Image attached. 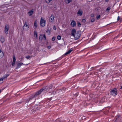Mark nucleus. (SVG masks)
Instances as JSON below:
<instances>
[{
	"label": "nucleus",
	"mask_w": 122,
	"mask_h": 122,
	"mask_svg": "<svg viewBox=\"0 0 122 122\" xmlns=\"http://www.w3.org/2000/svg\"><path fill=\"white\" fill-rule=\"evenodd\" d=\"M81 34L80 31H78L76 32V30L74 29H72L71 31V35L75 37L76 40L78 39L80 37Z\"/></svg>",
	"instance_id": "f257e3e1"
},
{
	"label": "nucleus",
	"mask_w": 122,
	"mask_h": 122,
	"mask_svg": "<svg viewBox=\"0 0 122 122\" xmlns=\"http://www.w3.org/2000/svg\"><path fill=\"white\" fill-rule=\"evenodd\" d=\"M52 86L51 85L48 87H46L43 88L36 93L35 94L34 96V97H35L36 96H37L40 95L43 90H45V91L49 90L50 89L52 88Z\"/></svg>",
	"instance_id": "f03ea898"
},
{
	"label": "nucleus",
	"mask_w": 122,
	"mask_h": 122,
	"mask_svg": "<svg viewBox=\"0 0 122 122\" xmlns=\"http://www.w3.org/2000/svg\"><path fill=\"white\" fill-rule=\"evenodd\" d=\"M46 21L42 18V17L41 18L40 24L42 27L44 26L45 25Z\"/></svg>",
	"instance_id": "7ed1b4c3"
},
{
	"label": "nucleus",
	"mask_w": 122,
	"mask_h": 122,
	"mask_svg": "<svg viewBox=\"0 0 122 122\" xmlns=\"http://www.w3.org/2000/svg\"><path fill=\"white\" fill-rule=\"evenodd\" d=\"M111 94L113 96H115L117 94V90L116 89L114 88L110 92Z\"/></svg>",
	"instance_id": "20e7f679"
},
{
	"label": "nucleus",
	"mask_w": 122,
	"mask_h": 122,
	"mask_svg": "<svg viewBox=\"0 0 122 122\" xmlns=\"http://www.w3.org/2000/svg\"><path fill=\"white\" fill-rule=\"evenodd\" d=\"M24 30L25 31L28 30L29 28V26L27 25L26 22H25L24 23V25L23 27Z\"/></svg>",
	"instance_id": "39448f33"
},
{
	"label": "nucleus",
	"mask_w": 122,
	"mask_h": 122,
	"mask_svg": "<svg viewBox=\"0 0 122 122\" xmlns=\"http://www.w3.org/2000/svg\"><path fill=\"white\" fill-rule=\"evenodd\" d=\"M9 29V27L8 25H6L5 28L4 30L5 33L7 35L8 33V30Z\"/></svg>",
	"instance_id": "423d86ee"
},
{
	"label": "nucleus",
	"mask_w": 122,
	"mask_h": 122,
	"mask_svg": "<svg viewBox=\"0 0 122 122\" xmlns=\"http://www.w3.org/2000/svg\"><path fill=\"white\" fill-rule=\"evenodd\" d=\"M54 17L53 15H52L49 19V20L50 22L53 23L54 22Z\"/></svg>",
	"instance_id": "0eeeda50"
},
{
	"label": "nucleus",
	"mask_w": 122,
	"mask_h": 122,
	"mask_svg": "<svg viewBox=\"0 0 122 122\" xmlns=\"http://www.w3.org/2000/svg\"><path fill=\"white\" fill-rule=\"evenodd\" d=\"M42 39H44V40H45L46 39V37L45 35H44L43 36L42 35H40L39 38V39L40 40H42Z\"/></svg>",
	"instance_id": "6e6552de"
},
{
	"label": "nucleus",
	"mask_w": 122,
	"mask_h": 122,
	"mask_svg": "<svg viewBox=\"0 0 122 122\" xmlns=\"http://www.w3.org/2000/svg\"><path fill=\"white\" fill-rule=\"evenodd\" d=\"M34 11L33 10H31L29 12H28V14L29 15V16H31L33 14Z\"/></svg>",
	"instance_id": "1a4fd4ad"
},
{
	"label": "nucleus",
	"mask_w": 122,
	"mask_h": 122,
	"mask_svg": "<svg viewBox=\"0 0 122 122\" xmlns=\"http://www.w3.org/2000/svg\"><path fill=\"white\" fill-rule=\"evenodd\" d=\"M71 26L72 27H74L76 26V23L73 20L71 22Z\"/></svg>",
	"instance_id": "9d476101"
},
{
	"label": "nucleus",
	"mask_w": 122,
	"mask_h": 122,
	"mask_svg": "<svg viewBox=\"0 0 122 122\" xmlns=\"http://www.w3.org/2000/svg\"><path fill=\"white\" fill-rule=\"evenodd\" d=\"M3 52L0 50V59L2 58L4 56Z\"/></svg>",
	"instance_id": "9b49d317"
},
{
	"label": "nucleus",
	"mask_w": 122,
	"mask_h": 122,
	"mask_svg": "<svg viewBox=\"0 0 122 122\" xmlns=\"http://www.w3.org/2000/svg\"><path fill=\"white\" fill-rule=\"evenodd\" d=\"M77 14L80 16H81L82 14V11L81 10H79L77 13Z\"/></svg>",
	"instance_id": "f8f14e48"
},
{
	"label": "nucleus",
	"mask_w": 122,
	"mask_h": 122,
	"mask_svg": "<svg viewBox=\"0 0 122 122\" xmlns=\"http://www.w3.org/2000/svg\"><path fill=\"white\" fill-rule=\"evenodd\" d=\"M23 65V63L22 62L18 63L17 64V67L16 68V69H17L18 68H20V66Z\"/></svg>",
	"instance_id": "ddd939ff"
},
{
	"label": "nucleus",
	"mask_w": 122,
	"mask_h": 122,
	"mask_svg": "<svg viewBox=\"0 0 122 122\" xmlns=\"http://www.w3.org/2000/svg\"><path fill=\"white\" fill-rule=\"evenodd\" d=\"M9 76V75L8 74H6L4 75L3 77H2L3 79H6L7 78V77Z\"/></svg>",
	"instance_id": "4468645a"
},
{
	"label": "nucleus",
	"mask_w": 122,
	"mask_h": 122,
	"mask_svg": "<svg viewBox=\"0 0 122 122\" xmlns=\"http://www.w3.org/2000/svg\"><path fill=\"white\" fill-rule=\"evenodd\" d=\"M106 99H105V98L104 97L102 98L100 100V102L101 103H103L104 102L106 101Z\"/></svg>",
	"instance_id": "2eb2a0df"
},
{
	"label": "nucleus",
	"mask_w": 122,
	"mask_h": 122,
	"mask_svg": "<svg viewBox=\"0 0 122 122\" xmlns=\"http://www.w3.org/2000/svg\"><path fill=\"white\" fill-rule=\"evenodd\" d=\"M0 40L1 42L2 43H3L5 41V39L3 37H0Z\"/></svg>",
	"instance_id": "dca6fc26"
},
{
	"label": "nucleus",
	"mask_w": 122,
	"mask_h": 122,
	"mask_svg": "<svg viewBox=\"0 0 122 122\" xmlns=\"http://www.w3.org/2000/svg\"><path fill=\"white\" fill-rule=\"evenodd\" d=\"M66 4L70 3L72 1V0H64Z\"/></svg>",
	"instance_id": "f3484780"
},
{
	"label": "nucleus",
	"mask_w": 122,
	"mask_h": 122,
	"mask_svg": "<svg viewBox=\"0 0 122 122\" xmlns=\"http://www.w3.org/2000/svg\"><path fill=\"white\" fill-rule=\"evenodd\" d=\"M72 51V49H71L69 50L65 54V55H66L69 54Z\"/></svg>",
	"instance_id": "a211bd4d"
},
{
	"label": "nucleus",
	"mask_w": 122,
	"mask_h": 122,
	"mask_svg": "<svg viewBox=\"0 0 122 122\" xmlns=\"http://www.w3.org/2000/svg\"><path fill=\"white\" fill-rule=\"evenodd\" d=\"M34 25L35 26L34 28H36L37 26V22L36 21H35L34 24Z\"/></svg>",
	"instance_id": "6ab92c4d"
},
{
	"label": "nucleus",
	"mask_w": 122,
	"mask_h": 122,
	"mask_svg": "<svg viewBox=\"0 0 122 122\" xmlns=\"http://www.w3.org/2000/svg\"><path fill=\"white\" fill-rule=\"evenodd\" d=\"M61 36L60 35H58L57 37V39L58 40H60L61 39Z\"/></svg>",
	"instance_id": "aec40b11"
},
{
	"label": "nucleus",
	"mask_w": 122,
	"mask_h": 122,
	"mask_svg": "<svg viewBox=\"0 0 122 122\" xmlns=\"http://www.w3.org/2000/svg\"><path fill=\"white\" fill-rule=\"evenodd\" d=\"M33 98V97H30L29 99L28 100H27L26 101V102H28L29 101H30L31 99L32 98Z\"/></svg>",
	"instance_id": "412c9836"
},
{
	"label": "nucleus",
	"mask_w": 122,
	"mask_h": 122,
	"mask_svg": "<svg viewBox=\"0 0 122 122\" xmlns=\"http://www.w3.org/2000/svg\"><path fill=\"white\" fill-rule=\"evenodd\" d=\"M16 61L15 57V56H13V62H15Z\"/></svg>",
	"instance_id": "4be33fe9"
},
{
	"label": "nucleus",
	"mask_w": 122,
	"mask_h": 122,
	"mask_svg": "<svg viewBox=\"0 0 122 122\" xmlns=\"http://www.w3.org/2000/svg\"><path fill=\"white\" fill-rule=\"evenodd\" d=\"M119 20H120V21H122V18H120V16H118L117 17V20L118 21Z\"/></svg>",
	"instance_id": "5701e85b"
},
{
	"label": "nucleus",
	"mask_w": 122,
	"mask_h": 122,
	"mask_svg": "<svg viewBox=\"0 0 122 122\" xmlns=\"http://www.w3.org/2000/svg\"><path fill=\"white\" fill-rule=\"evenodd\" d=\"M110 7H108L107 8V9L106 10V11L107 12H108L109 11V10H110Z\"/></svg>",
	"instance_id": "b1692460"
},
{
	"label": "nucleus",
	"mask_w": 122,
	"mask_h": 122,
	"mask_svg": "<svg viewBox=\"0 0 122 122\" xmlns=\"http://www.w3.org/2000/svg\"><path fill=\"white\" fill-rule=\"evenodd\" d=\"M31 57V56H26L25 57L27 59H29Z\"/></svg>",
	"instance_id": "393cba45"
},
{
	"label": "nucleus",
	"mask_w": 122,
	"mask_h": 122,
	"mask_svg": "<svg viewBox=\"0 0 122 122\" xmlns=\"http://www.w3.org/2000/svg\"><path fill=\"white\" fill-rule=\"evenodd\" d=\"M34 36L35 37H37V32H35Z\"/></svg>",
	"instance_id": "a878e982"
},
{
	"label": "nucleus",
	"mask_w": 122,
	"mask_h": 122,
	"mask_svg": "<svg viewBox=\"0 0 122 122\" xmlns=\"http://www.w3.org/2000/svg\"><path fill=\"white\" fill-rule=\"evenodd\" d=\"M100 15H97L96 17V18L98 20L100 19Z\"/></svg>",
	"instance_id": "bb28decb"
},
{
	"label": "nucleus",
	"mask_w": 122,
	"mask_h": 122,
	"mask_svg": "<svg viewBox=\"0 0 122 122\" xmlns=\"http://www.w3.org/2000/svg\"><path fill=\"white\" fill-rule=\"evenodd\" d=\"M3 79L2 77L0 79V83H1L3 82Z\"/></svg>",
	"instance_id": "cd10ccee"
},
{
	"label": "nucleus",
	"mask_w": 122,
	"mask_h": 122,
	"mask_svg": "<svg viewBox=\"0 0 122 122\" xmlns=\"http://www.w3.org/2000/svg\"><path fill=\"white\" fill-rule=\"evenodd\" d=\"M52 0H46V1L47 3H49Z\"/></svg>",
	"instance_id": "c85d7f7f"
},
{
	"label": "nucleus",
	"mask_w": 122,
	"mask_h": 122,
	"mask_svg": "<svg viewBox=\"0 0 122 122\" xmlns=\"http://www.w3.org/2000/svg\"><path fill=\"white\" fill-rule=\"evenodd\" d=\"M55 37H53L52 38V41H55Z\"/></svg>",
	"instance_id": "c756f323"
},
{
	"label": "nucleus",
	"mask_w": 122,
	"mask_h": 122,
	"mask_svg": "<svg viewBox=\"0 0 122 122\" xmlns=\"http://www.w3.org/2000/svg\"><path fill=\"white\" fill-rule=\"evenodd\" d=\"M86 21V20L84 19H83L82 20V22L84 23H85Z\"/></svg>",
	"instance_id": "7c9ffc66"
},
{
	"label": "nucleus",
	"mask_w": 122,
	"mask_h": 122,
	"mask_svg": "<svg viewBox=\"0 0 122 122\" xmlns=\"http://www.w3.org/2000/svg\"><path fill=\"white\" fill-rule=\"evenodd\" d=\"M78 24V25L79 26H80H80H81V24L80 23V22H78V24Z\"/></svg>",
	"instance_id": "2f4dec72"
},
{
	"label": "nucleus",
	"mask_w": 122,
	"mask_h": 122,
	"mask_svg": "<svg viewBox=\"0 0 122 122\" xmlns=\"http://www.w3.org/2000/svg\"><path fill=\"white\" fill-rule=\"evenodd\" d=\"M94 21H95V19L93 18L91 20V21L92 22H93Z\"/></svg>",
	"instance_id": "473e14b6"
},
{
	"label": "nucleus",
	"mask_w": 122,
	"mask_h": 122,
	"mask_svg": "<svg viewBox=\"0 0 122 122\" xmlns=\"http://www.w3.org/2000/svg\"><path fill=\"white\" fill-rule=\"evenodd\" d=\"M53 29L54 30H56V28L55 27V25H54L53 27Z\"/></svg>",
	"instance_id": "72a5a7b5"
},
{
	"label": "nucleus",
	"mask_w": 122,
	"mask_h": 122,
	"mask_svg": "<svg viewBox=\"0 0 122 122\" xmlns=\"http://www.w3.org/2000/svg\"><path fill=\"white\" fill-rule=\"evenodd\" d=\"M94 14H91V16L92 17H93L94 16Z\"/></svg>",
	"instance_id": "f704fd0d"
},
{
	"label": "nucleus",
	"mask_w": 122,
	"mask_h": 122,
	"mask_svg": "<svg viewBox=\"0 0 122 122\" xmlns=\"http://www.w3.org/2000/svg\"><path fill=\"white\" fill-rule=\"evenodd\" d=\"M15 62H13L12 63V65L13 66H14L15 64Z\"/></svg>",
	"instance_id": "c9c22d12"
},
{
	"label": "nucleus",
	"mask_w": 122,
	"mask_h": 122,
	"mask_svg": "<svg viewBox=\"0 0 122 122\" xmlns=\"http://www.w3.org/2000/svg\"><path fill=\"white\" fill-rule=\"evenodd\" d=\"M47 47L49 49H50L51 48V46H48Z\"/></svg>",
	"instance_id": "e433bc0d"
},
{
	"label": "nucleus",
	"mask_w": 122,
	"mask_h": 122,
	"mask_svg": "<svg viewBox=\"0 0 122 122\" xmlns=\"http://www.w3.org/2000/svg\"><path fill=\"white\" fill-rule=\"evenodd\" d=\"M2 117L1 118H2V119H4V118H5V117Z\"/></svg>",
	"instance_id": "4c0bfd02"
},
{
	"label": "nucleus",
	"mask_w": 122,
	"mask_h": 122,
	"mask_svg": "<svg viewBox=\"0 0 122 122\" xmlns=\"http://www.w3.org/2000/svg\"><path fill=\"white\" fill-rule=\"evenodd\" d=\"M108 0H105V1L106 2H107L108 1Z\"/></svg>",
	"instance_id": "58836bf2"
},
{
	"label": "nucleus",
	"mask_w": 122,
	"mask_h": 122,
	"mask_svg": "<svg viewBox=\"0 0 122 122\" xmlns=\"http://www.w3.org/2000/svg\"><path fill=\"white\" fill-rule=\"evenodd\" d=\"M122 86H121V88H120V89H122Z\"/></svg>",
	"instance_id": "ea45409f"
},
{
	"label": "nucleus",
	"mask_w": 122,
	"mask_h": 122,
	"mask_svg": "<svg viewBox=\"0 0 122 122\" xmlns=\"http://www.w3.org/2000/svg\"><path fill=\"white\" fill-rule=\"evenodd\" d=\"M1 90H0V93H1Z\"/></svg>",
	"instance_id": "a19ab883"
}]
</instances>
